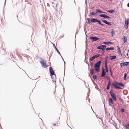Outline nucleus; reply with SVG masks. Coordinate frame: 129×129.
Returning <instances> with one entry per match:
<instances>
[{"label":"nucleus","instance_id":"obj_52","mask_svg":"<svg viewBox=\"0 0 129 129\" xmlns=\"http://www.w3.org/2000/svg\"><path fill=\"white\" fill-rule=\"evenodd\" d=\"M90 90L89 89V91H88V94H89V93H90Z\"/></svg>","mask_w":129,"mask_h":129},{"label":"nucleus","instance_id":"obj_27","mask_svg":"<svg viewBox=\"0 0 129 129\" xmlns=\"http://www.w3.org/2000/svg\"><path fill=\"white\" fill-rule=\"evenodd\" d=\"M109 70L111 76L112 78H114V76L113 75L112 73V71L111 68L110 67L109 68Z\"/></svg>","mask_w":129,"mask_h":129},{"label":"nucleus","instance_id":"obj_54","mask_svg":"<svg viewBox=\"0 0 129 129\" xmlns=\"http://www.w3.org/2000/svg\"><path fill=\"white\" fill-rule=\"evenodd\" d=\"M56 125V124H53V126H55Z\"/></svg>","mask_w":129,"mask_h":129},{"label":"nucleus","instance_id":"obj_53","mask_svg":"<svg viewBox=\"0 0 129 129\" xmlns=\"http://www.w3.org/2000/svg\"><path fill=\"white\" fill-rule=\"evenodd\" d=\"M126 56H128L129 55V54H128V53H127L126 54Z\"/></svg>","mask_w":129,"mask_h":129},{"label":"nucleus","instance_id":"obj_62","mask_svg":"<svg viewBox=\"0 0 129 129\" xmlns=\"http://www.w3.org/2000/svg\"><path fill=\"white\" fill-rule=\"evenodd\" d=\"M90 68V67H89H89H88V69H89Z\"/></svg>","mask_w":129,"mask_h":129},{"label":"nucleus","instance_id":"obj_20","mask_svg":"<svg viewBox=\"0 0 129 129\" xmlns=\"http://www.w3.org/2000/svg\"><path fill=\"white\" fill-rule=\"evenodd\" d=\"M112 85H113L116 88L121 89H122V88H121L120 87L117 86L114 83H113L112 84Z\"/></svg>","mask_w":129,"mask_h":129},{"label":"nucleus","instance_id":"obj_61","mask_svg":"<svg viewBox=\"0 0 129 129\" xmlns=\"http://www.w3.org/2000/svg\"><path fill=\"white\" fill-rule=\"evenodd\" d=\"M128 53V52H129V50H128L127 51Z\"/></svg>","mask_w":129,"mask_h":129},{"label":"nucleus","instance_id":"obj_63","mask_svg":"<svg viewBox=\"0 0 129 129\" xmlns=\"http://www.w3.org/2000/svg\"><path fill=\"white\" fill-rule=\"evenodd\" d=\"M56 6L57 7V4H56Z\"/></svg>","mask_w":129,"mask_h":129},{"label":"nucleus","instance_id":"obj_55","mask_svg":"<svg viewBox=\"0 0 129 129\" xmlns=\"http://www.w3.org/2000/svg\"><path fill=\"white\" fill-rule=\"evenodd\" d=\"M86 63L88 65V66H89V65L88 63H87V62H86Z\"/></svg>","mask_w":129,"mask_h":129},{"label":"nucleus","instance_id":"obj_4","mask_svg":"<svg viewBox=\"0 0 129 129\" xmlns=\"http://www.w3.org/2000/svg\"><path fill=\"white\" fill-rule=\"evenodd\" d=\"M40 59L41 60L40 61V62L42 66L44 67L45 68L47 67V66L46 65V61L44 60L43 58H40Z\"/></svg>","mask_w":129,"mask_h":129},{"label":"nucleus","instance_id":"obj_30","mask_svg":"<svg viewBox=\"0 0 129 129\" xmlns=\"http://www.w3.org/2000/svg\"><path fill=\"white\" fill-rule=\"evenodd\" d=\"M111 30L112 31H111V35L112 36H114V34H115V31L113 29H112Z\"/></svg>","mask_w":129,"mask_h":129},{"label":"nucleus","instance_id":"obj_28","mask_svg":"<svg viewBox=\"0 0 129 129\" xmlns=\"http://www.w3.org/2000/svg\"><path fill=\"white\" fill-rule=\"evenodd\" d=\"M109 101L110 103L112 104H113L114 103L113 101L112 98H110L109 99Z\"/></svg>","mask_w":129,"mask_h":129},{"label":"nucleus","instance_id":"obj_60","mask_svg":"<svg viewBox=\"0 0 129 129\" xmlns=\"http://www.w3.org/2000/svg\"><path fill=\"white\" fill-rule=\"evenodd\" d=\"M89 76H90V78L91 79H92V78H91V77L90 76V75H89Z\"/></svg>","mask_w":129,"mask_h":129},{"label":"nucleus","instance_id":"obj_41","mask_svg":"<svg viewBox=\"0 0 129 129\" xmlns=\"http://www.w3.org/2000/svg\"><path fill=\"white\" fill-rule=\"evenodd\" d=\"M109 85H107V90H109L110 89Z\"/></svg>","mask_w":129,"mask_h":129},{"label":"nucleus","instance_id":"obj_58","mask_svg":"<svg viewBox=\"0 0 129 129\" xmlns=\"http://www.w3.org/2000/svg\"><path fill=\"white\" fill-rule=\"evenodd\" d=\"M109 105L110 106H112H112L111 105H110V104H109Z\"/></svg>","mask_w":129,"mask_h":129},{"label":"nucleus","instance_id":"obj_34","mask_svg":"<svg viewBox=\"0 0 129 129\" xmlns=\"http://www.w3.org/2000/svg\"><path fill=\"white\" fill-rule=\"evenodd\" d=\"M125 22L129 23V18L125 19Z\"/></svg>","mask_w":129,"mask_h":129},{"label":"nucleus","instance_id":"obj_5","mask_svg":"<svg viewBox=\"0 0 129 129\" xmlns=\"http://www.w3.org/2000/svg\"><path fill=\"white\" fill-rule=\"evenodd\" d=\"M106 46L105 45H102L98 46L97 47V49H101L103 51H104L106 48Z\"/></svg>","mask_w":129,"mask_h":129},{"label":"nucleus","instance_id":"obj_29","mask_svg":"<svg viewBox=\"0 0 129 129\" xmlns=\"http://www.w3.org/2000/svg\"><path fill=\"white\" fill-rule=\"evenodd\" d=\"M87 20L88 21L87 23L89 24H90L91 23V20H90V18H87Z\"/></svg>","mask_w":129,"mask_h":129},{"label":"nucleus","instance_id":"obj_22","mask_svg":"<svg viewBox=\"0 0 129 129\" xmlns=\"http://www.w3.org/2000/svg\"><path fill=\"white\" fill-rule=\"evenodd\" d=\"M96 14L99 13H102V11L99 9H97L96 10Z\"/></svg>","mask_w":129,"mask_h":129},{"label":"nucleus","instance_id":"obj_56","mask_svg":"<svg viewBox=\"0 0 129 129\" xmlns=\"http://www.w3.org/2000/svg\"><path fill=\"white\" fill-rule=\"evenodd\" d=\"M102 57H101L100 58V59H101L102 60Z\"/></svg>","mask_w":129,"mask_h":129},{"label":"nucleus","instance_id":"obj_19","mask_svg":"<svg viewBox=\"0 0 129 129\" xmlns=\"http://www.w3.org/2000/svg\"><path fill=\"white\" fill-rule=\"evenodd\" d=\"M115 49L113 47H108L106 49V51H108V50H113Z\"/></svg>","mask_w":129,"mask_h":129},{"label":"nucleus","instance_id":"obj_18","mask_svg":"<svg viewBox=\"0 0 129 129\" xmlns=\"http://www.w3.org/2000/svg\"><path fill=\"white\" fill-rule=\"evenodd\" d=\"M129 25V23L125 22V26L124 27L125 28L126 30H127L128 29Z\"/></svg>","mask_w":129,"mask_h":129},{"label":"nucleus","instance_id":"obj_38","mask_svg":"<svg viewBox=\"0 0 129 129\" xmlns=\"http://www.w3.org/2000/svg\"><path fill=\"white\" fill-rule=\"evenodd\" d=\"M118 54L119 55H120L121 56H122V54L121 53V51H118Z\"/></svg>","mask_w":129,"mask_h":129},{"label":"nucleus","instance_id":"obj_40","mask_svg":"<svg viewBox=\"0 0 129 129\" xmlns=\"http://www.w3.org/2000/svg\"><path fill=\"white\" fill-rule=\"evenodd\" d=\"M96 55L97 58L101 56V55L100 54H96Z\"/></svg>","mask_w":129,"mask_h":129},{"label":"nucleus","instance_id":"obj_44","mask_svg":"<svg viewBox=\"0 0 129 129\" xmlns=\"http://www.w3.org/2000/svg\"><path fill=\"white\" fill-rule=\"evenodd\" d=\"M96 85L97 86L96 87H95V88H96L97 89V90H98V89H99V88H98L97 85V84H96Z\"/></svg>","mask_w":129,"mask_h":129},{"label":"nucleus","instance_id":"obj_15","mask_svg":"<svg viewBox=\"0 0 129 129\" xmlns=\"http://www.w3.org/2000/svg\"><path fill=\"white\" fill-rule=\"evenodd\" d=\"M115 84L119 85L121 87H124V85L120 82H115Z\"/></svg>","mask_w":129,"mask_h":129},{"label":"nucleus","instance_id":"obj_25","mask_svg":"<svg viewBox=\"0 0 129 129\" xmlns=\"http://www.w3.org/2000/svg\"><path fill=\"white\" fill-rule=\"evenodd\" d=\"M85 60H86L88 58V55L87 54L86 50H85Z\"/></svg>","mask_w":129,"mask_h":129},{"label":"nucleus","instance_id":"obj_36","mask_svg":"<svg viewBox=\"0 0 129 129\" xmlns=\"http://www.w3.org/2000/svg\"><path fill=\"white\" fill-rule=\"evenodd\" d=\"M107 85H109V86L111 85V82L109 80L108 81V83Z\"/></svg>","mask_w":129,"mask_h":129},{"label":"nucleus","instance_id":"obj_32","mask_svg":"<svg viewBox=\"0 0 129 129\" xmlns=\"http://www.w3.org/2000/svg\"><path fill=\"white\" fill-rule=\"evenodd\" d=\"M97 75H95L94 76H93V79L95 80H96L97 78Z\"/></svg>","mask_w":129,"mask_h":129},{"label":"nucleus","instance_id":"obj_7","mask_svg":"<svg viewBox=\"0 0 129 129\" xmlns=\"http://www.w3.org/2000/svg\"><path fill=\"white\" fill-rule=\"evenodd\" d=\"M89 39L91 40H92L94 42L99 40L100 38L95 36H90Z\"/></svg>","mask_w":129,"mask_h":129},{"label":"nucleus","instance_id":"obj_50","mask_svg":"<svg viewBox=\"0 0 129 129\" xmlns=\"http://www.w3.org/2000/svg\"><path fill=\"white\" fill-rule=\"evenodd\" d=\"M124 80L125 81L127 79H126V78H124Z\"/></svg>","mask_w":129,"mask_h":129},{"label":"nucleus","instance_id":"obj_23","mask_svg":"<svg viewBox=\"0 0 129 129\" xmlns=\"http://www.w3.org/2000/svg\"><path fill=\"white\" fill-rule=\"evenodd\" d=\"M107 12L111 13H114L115 12V11L112 9L108 11Z\"/></svg>","mask_w":129,"mask_h":129},{"label":"nucleus","instance_id":"obj_48","mask_svg":"<svg viewBox=\"0 0 129 129\" xmlns=\"http://www.w3.org/2000/svg\"><path fill=\"white\" fill-rule=\"evenodd\" d=\"M25 2H28V3H27V4H29V2L28 1L25 0Z\"/></svg>","mask_w":129,"mask_h":129},{"label":"nucleus","instance_id":"obj_59","mask_svg":"<svg viewBox=\"0 0 129 129\" xmlns=\"http://www.w3.org/2000/svg\"><path fill=\"white\" fill-rule=\"evenodd\" d=\"M0 127H1V129L2 128V127L1 126V124H0Z\"/></svg>","mask_w":129,"mask_h":129},{"label":"nucleus","instance_id":"obj_64","mask_svg":"<svg viewBox=\"0 0 129 129\" xmlns=\"http://www.w3.org/2000/svg\"><path fill=\"white\" fill-rule=\"evenodd\" d=\"M84 83H85V82L84 81Z\"/></svg>","mask_w":129,"mask_h":129},{"label":"nucleus","instance_id":"obj_17","mask_svg":"<svg viewBox=\"0 0 129 129\" xmlns=\"http://www.w3.org/2000/svg\"><path fill=\"white\" fill-rule=\"evenodd\" d=\"M103 43L106 45H108L110 44H113V42L111 41L104 42H103Z\"/></svg>","mask_w":129,"mask_h":129},{"label":"nucleus","instance_id":"obj_49","mask_svg":"<svg viewBox=\"0 0 129 129\" xmlns=\"http://www.w3.org/2000/svg\"><path fill=\"white\" fill-rule=\"evenodd\" d=\"M102 13H106L105 12L102 11Z\"/></svg>","mask_w":129,"mask_h":129},{"label":"nucleus","instance_id":"obj_37","mask_svg":"<svg viewBox=\"0 0 129 129\" xmlns=\"http://www.w3.org/2000/svg\"><path fill=\"white\" fill-rule=\"evenodd\" d=\"M120 111L121 112H124L125 111V110L124 108H122L121 109Z\"/></svg>","mask_w":129,"mask_h":129},{"label":"nucleus","instance_id":"obj_12","mask_svg":"<svg viewBox=\"0 0 129 129\" xmlns=\"http://www.w3.org/2000/svg\"><path fill=\"white\" fill-rule=\"evenodd\" d=\"M102 72L101 76V77H103L105 75L106 72L105 71L104 69V68H102Z\"/></svg>","mask_w":129,"mask_h":129},{"label":"nucleus","instance_id":"obj_43","mask_svg":"<svg viewBox=\"0 0 129 129\" xmlns=\"http://www.w3.org/2000/svg\"><path fill=\"white\" fill-rule=\"evenodd\" d=\"M90 62V65L92 67L93 64V63L92 62H91V61Z\"/></svg>","mask_w":129,"mask_h":129},{"label":"nucleus","instance_id":"obj_10","mask_svg":"<svg viewBox=\"0 0 129 129\" xmlns=\"http://www.w3.org/2000/svg\"><path fill=\"white\" fill-rule=\"evenodd\" d=\"M99 16L100 17L104 18H107L108 19H110V17L109 16L106 15L104 14H99Z\"/></svg>","mask_w":129,"mask_h":129},{"label":"nucleus","instance_id":"obj_42","mask_svg":"<svg viewBox=\"0 0 129 129\" xmlns=\"http://www.w3.org/2000/svg\"><path fill=\"white\" fill-rule=\"evenodd\" d=\"M117 47L118 48V51H121L119 47V46H117Z\"/></svg>","mask_w":129,"mask_h":129},{"label":"nucleus","instance_id":"obj_47","mask_svg":"<svg viewBox=\"0 0 129 129\" xmlns=\"http://www.w3.org/2000/svg\"><path fill=\"white\" fill-rule=\"evenodd\" d=\"M47 5L48 6H50V4L49 3H47Z\"/></svg>","mask_w":129,"mask_h":129},{"label":"nucleus","instance_id":"obj_2","mask_svg":"<svg viewBox=\"0 0 129 129\" xmlns=\"http://www.w3.org/2000/svg\"><path fill=\"white\" fill-rule=\"evenodd\" d=\"M96 22H97L99 24L101 25V26H103L104 24L101 23L100 21L98 19L96 18H92L91 20V22L92 23H94Z\"/></svg>","mask_w":129,"mask_h":129},{"label":"nucleus","instance_id":"obj_33","mask_svg":"<svg viewBox=\"0 0 129 129\" xmlns=\"http://www.w3.org/2000/svg\"><path fill=\"white\" fill-rule=\"evenodd\" d=\"M96 14V12L95 13L94 12H92L90 13L91 15L92 16H94Z\"/></svg>","mask_w":129,"mask_h":129},{"label":"nucleus","instance_id":"obj_57","mask_svg":"<svg viewBox=\"0 0 129 129\" xmlns=\"http://www.w3.org/2000/svg\"><path fill=\"white\" fill-rule=\"evenodd\" d=\"M105 59H107V56H106V57Z\"/></svg>","mask_w":129,"mask_h":129},{"label":"nucleus","instance_id":"obj_9","mask_svg":"<svg viewBox=\"0 0 129 129\" xmlns=\"http://www.w3.org/2000/svg\"><path fill=\"white\" fill-rule=\"evenodd\" d=\"M101 20L104 23L110 26L112 25L111 24L110 22L107 21L106 20L104 19H103L101 18Z\"/></svg>","mask_w":129,"mask_h":129},{"label":"nucleus","instance_id":"obj_46","mask_svg":"<svg viewBox=\"0 0 129 129\" xmlns=\"http://www.w3.org/2000/svg\"><path fill=\"white\" fill-rule=\"evenodd\" d=\"M6 2V0H5V2L4 3V8L5 7V3Z\"/></svg>","mask_w":129,"mask_h":129},{"label":"nucleus","instance_id":"obj_13","mask_svg":"<svg viewBox=\"0 0 129 129\" xmlns=\"http://www.w3.org/2000/svg\"><path fill=\"white\" fill-rule=\"evenodd\" d=\"M97 57L96 56V55H95L91 57H90L89 59V62H90L91 61H93L94 59L97 58Z\"/></svg>","mask_w":129,"mask_h":129},{"label":"nucleus","instance_id":"obj_26","mask_svg":"<svg viewBox=\"0 0 129 129\" xmlns=\"http://www.w3.org/2000/svg\"><path fill=\"white\" fill-rule=\"evenodd\" d=\"M124 126L126 128V129H129V123L125 124Z\"/></svg>","mask_w":129,"mask_h":129},{"label":"nucleus","instance_id":"obj_8","mask_svg":"<svg viewBox=\"0 0 129 129\" xmlns=\"http://www.w3.org/2000/svg\"><path fill=\"white\" fill-rule=\"evenodd\" d=\"M120 65L122 67L124 66H126L129 65V62H125L123 63H120Z\"/></svg>","mask_w":129,"mask_h":129},{"label":"nucleus","instance_id":"obj_14","mask_svg":"<svg viewBox=\"0 0 129 129\" xmlns=\"http://www.w3.org/2000/svg\"><path fill=\"white\" fill-rule=\"evenodd\" d=\"M116 57V55H111L109 56L110 60H113L115 59Z\"/></svg>","mask_w":129,"mask_h":129},{"label":"nucleus","instance_id":"obj_16","mask_svg":"<svg viewBox=\"0 0 129 129\" xmlns=\"http://www.w3.org/2000/svg\"><path fill=\"white\" fill-rule=\"evenodd\" d=\"M51 78L52 80L53 81V82L54 83L55 82H56L55 80L56 79V74H55L53 76H51Z\"/></svg>","mask_w":129,"mask_h":129},{"label":"nucleus","instance_id":"obj_21","mask_svg":"<svg viewBox=\"0 0 129 129\" xmlns=\"http://www.w3.org/2000/svg\"><path fill=\"white\" fill-rule=\"evenodd\" d=\"M127 37L125 36H123V41L124 43L127 42Z\"/></svg>","mask_w":129,"mask_h":129},{"label":"nucleus","instance_id":"obj_3","mask_svg":"<svg viewBox=\"0 0 129 129\" xmlns=\"http://www.w3.org/2000/svg\"><path fill=\"white\" fill-rule=\"evenodd\" d=\"M111 97L115 101L117 100V97L116 95L115 94L112 89H111L110 92Z\"/></svg>","mask_w":129,"mask_h":129},{"label":"nucleus","instance_id":"obj_11","mask_svg":"<svg viewBox=\"0 0 129 129\" xmlns=\"http://www.w3.org/2000/svg\"><path fill=\"white\" fill-rule=\"evenodd\" d=\"M53 46H54V47L55 48V49H56V51L60 55H61V56L62 57V58L63 60V61H64V64H65V63H66L65 62L63 58L62 57V56H61V54L60 53V52L59 51V50H58V49L56 47L55 44H54L53 45Z\"/></svg>","mask_w":129,"mask_h":129},{"label":"nucleus","instance_id":"obj_31","mask_svg":"<svg viewBox=\"0 0 129 129\" xmlns=\"http://www.w3.org/2000/svg\"><path fill=\"white\" fill-rule=\"evenodd\" d=\"M105 68L106 72V73L108 72V69L107 67V65H105Z\"/></svg>","mask_w":129,"mask_h":129},{"label":"nucleus","instance_id":"obj_35","mask_svg":"<svg viewBox=\"0 0 129 129\" xmlns=\"http://www.w3.org/2000/svg\"><path fill=\"white\" fill-rule=\"evenodd\" d=\"M107 59H105V65H107Z\"/></svg>","mask_w":129,"mask_h":129},{"label":"nucleus","instance_id":"obj_6","mask_svg":"<svg viewBox=\"0 0 129 129\" xmlns=\"http://www.w3.org/2000/svg\"><path fill=\"white\" fill-rule=\"evenodd\" d=\"M49 70L50 75L51 76H53L55 74V72L52 67H49Z\"/></svg>","mask_w":129,"mask_h":129},{"label":"nucleus","instance_id":"obj_1","mask_svg":"<svg viewBox=\"0 0 129 129\" xmlns=\"http://www.w3.org/2000/svg\"><path fill=\"white\" fill-rule=\"evenodd\" d=\"M101 63V62L100 61L98 62L95 64V70L97 72H99V69Z\"/></svg>","mask_w":129,"mask_h":129},{"label":"nucleus","instance_id":"obj_24","mask_svg":"<svg viewBox=\"0 0 129 129\" xmlns=\"http://www.w3.org/2000/svg\"><path fill=\"white\" fill-rule=\"evenodd\" d=\"M90 72L91 75H92L94 74V70L93 69L90 70Z\"/></svg>","mask_w":129,"mask_h":129},{"label":"nucleus","instance_id":"obj_39","mask_svg":"<svg viewBox=\"0 0 129 129\" xmlns=\"http://www.w3.org/2000/svg\"><path fill=\"white\" fill-rule=\"evenodd\" d=\"M127 74L125 73L124 74V78H126L127 76Z\"/></svg>","mask_w":129,"mask_h":129},{"label":"nucleus","instance_id":"obj_51","mask_svg":"<svg viewBox=\"0 0 129 129\" xmlns=\"http://www.w3.org/2000/svg\"><path fill=\"white\" fill-rule=\"evenodd\" d=\"M127 6L128 7H129V3H128L127 4Z\"/></svg>","mask_w":129,"mask_h":129},{"label":"nucleus","instance_id":"obj_45","mask_svg":"<svg viewBox=\"0 0 129 129\" xmlns=\"http://www.w3.org/2000/svg\"><path fill=\"white\" fill-rule=\"evenodd\" d=\"M104 77L105 78H107L108 77V76L107 75L106 76L105 75L104 76Z\"/></svg>","mask_w":129,"mask_h":129}]
</instances>
